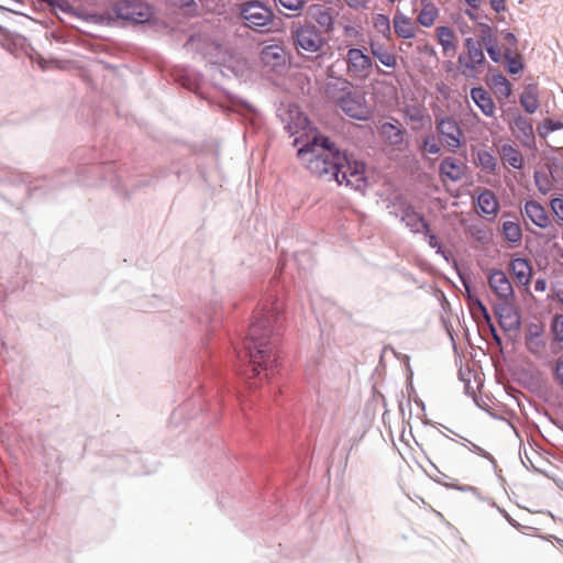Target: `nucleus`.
Returning <instances> with one entry per match:
<instances>
[{"label":"nucleus","instance_id":"obj_33","mask_svg":"<svg viewBox=\"0 0 563 563\" xmlns=\"http://www.w3.org/2000/svg\"><path fill=\"white\" fill-rule=\"evenodd\" d=\"M419 150L423 156L438 155L441 152V144L434 135H427L423 137Z\"/></svg>","mask_w":563,"mask_h":563},{"label":"nucleus","instance_id":"obj_45","mask_svg":"<svg viewBox=\"0 0 563 563\" xmlns=\"http://www.w3.org/2000/svg\"><path fill=\"white\" fill-rule=\"evenodd\" d=\"M504 38L508 43V47L517 49V38L511 32L504 33Z\"/></svg>","mask_w":563,"mask_h":563},{"label":"nucleus","instance_id":"obj_15","mask_svg":"<svg viewBox=\"0 0 563 563\" xmlns=\"http://www.w3.org/2000/svg\"><path fill=\"white\" fill-rule=\"evenodd\" d=\"M394 30L398 37L410 40L417 35V26L411 18L405 15L399 10L395 13L393 19Z\"/></svg>","mask_w":563,"mask_h":563},{"label":"nucleus","instance_id":"obj_52","mask_svg":"<svg viewBox=\"0 0 563 563\" xmlns=\"http://www.w3.org/2000/svg\"><path fill=\"white\" fill-rule=\"evenodd\" d=\"M476 305H477L478 309L484 313V316L486 318H488V313H487L486 307L481 301H477Z\"/></svg>","mask_w":563,"mask_h":563},{"label":"nucleus","instance_id":"obj_14","mask_svg":"<svg viewBox=\"0 0 563 563\" xmlns=\"http://www.w3.org/2000/svg\"><path fill=\"white\" fill-rule=\"evenodd\" d=\"M523 213L533 224L541 229L548 228L551 223L545 208L534 200L525 203Z\"/></svg>","mask_w":563,"mask_h":563},{"label":"nucleus","instance_id":"obj_39","mask_svg":"<svg viewBox=\"0 0 563 563\" xmlns=\"http://www.w3.org/2000/svg\"><path fill=\"white\" fill-rule=\"evenodd\" d=\"M563 129V123L561 121H554L552 119H545L542 123V126L539 128L540 134H548L550 132Z\"/></svg>","mask_w":563,"mask_h":563},{"label":"nucleus","instance_id":"obj_51","mask_svg":"<svg viewBox=\"0 0 563 563\" xmlns=\"http://www.w3.org/2000/svg\"><path fill=\"white\" fill-rule=\"evenodd\" d=\"M465 2L472 8V9H478L479 8V1L478 0H465Z\"/></svg>","mask_w":563,"mask_h":563},{"label":"nucleus","instance_id":"obj_36","mask_svg":"<svg viewBox=\"0 0 563 563\" xmlns=\"http://www.w3.org/2000/svg\"><path fill=\"white\" fill-rule=\"evenodd\" d=\"M373 25L384 36L388 37L390 35V20L386 14H375L373 16Z\"/></svg>","mask_w":563,"mask_h":563},{"label":"nucleus","instance_id":"obj_5","mask_svg":"<svg viewBox=\"0 0 563 563\" xmlns=\"http://www.w3.org/2000/svg\"><path fill=\"white\" fill-rule=\"evenodd\" d=\"M344 62L346 65V77L352 81L363 82L367 80L374 68L372 57L361 48H349Z\"/></svg>","mask_w":563,"mask_h":563},{"label":"nucleus","instance_id":"obj_2","mask_svg":"<svg viewBox=\"0 0 563 563\" xmlns=\"http://www.w3.org/2000/svg\"><path fill=\"white\" fill-rule=\"evenodd\" d=\"M341 152L323 135H314L303 147L298 150V157L305 167L318 177L332 180L338 177V159Z\"/></svg>","mask_w":563,"mask_h":563},{"label":"nucleus","instance_id":"obj_40","mask_svg":"<svg viewBox=\"0 0 563 563\" xmlns=\"http://www.w3.org/2000/svg\"><path fill=\"white\" fill-rule=\"evenodd\" d=\"M550 206L556 217L558 223L563 224V198H553Z\"/></svg>","mask_w":563,"mask_h":563},{"label":"nucleus","instance_id":"obj_24","mask_svg":"<svg viewBox=\"0 0 563 563\" xmlns=\"http://www.w3.org/2000/svg\"><path fill=\"white\" fill-rule=\"evenodd\" d=\"M489 87L499 99H507L510 97L512 89L509 80L501 74H495L488 80Z\"/></svg>","mask_w":563,"mask_h":563},{"label":"nucleus","instance_id":"obj_50","mask_svg":"<svg viewBox=\"0 0 563 563\" xmlns=\"http://www.w3.org/2000/svg\"><path fill=\"white\" fill-rule=\"evenodd\" d=\"M547 283L542 279H539L534 284V289L537 291H543L545 289Z\"/></svg>","mask_w":563,"mask_h":563},{"label":"nucleus","instance_id":"obj_38","mask_svg":"<svg viewBox=\"0 0 563 563\" xmlns=\"http://www.w3.org/2000/svg\"><path fill=\"white\" fill-rule=\"evenodd\" d=\"M553 340L563 343V314H558L553 318L551 324Z\"/></svg>","mask_w":563,"mask_h":563},{"label":"nucleus","instance_id":"obj_55","mask_svg":"<svg viewBox=\"0 0 563 563\" xmlns=\"http://www.w3.org/2000/svg\"><path fill=\"white\" fill-rule=\"evenodd\" d=\"M387 1H388L389 3H394V2H395V0H387Z\"/></svg>","mask_w":563,"mask_h":563},{"label":"nucleus","instance_id":"obj_19","mask_svg":"<svg viewBox=\"0 0 563 563\" xmlns=\"http://www.w3.org/2000/svg\"><path fill=\"white\" fill-rule=\"evenodd\" d=\"M435 35L439 44L443 48L445 56H453L456 52L457 38L452 29L448 26H438L435 29Z\"/></svg>","mask_w":563,"mask_h":563},{"label":"nucleus","instance_id":"obj_54","mask_svg":"<svg viewBox=\"0 0 563 563\" xmlns=\"http://www.w3.org/2000/svg\"><path fill=\"white\" fill-rule=\"evenodd\" d=\"M330 88H331V85L329 84V85H328V91H329V93H331Z\"/></svg>","mask_w":563,"mask_h":563},{"label":"nucleus","instance_id":"obj_26","mask_svg":"<svg viewBox=\"0 0 563 563\" xmlns=\"http://www.w3.org/2000/svg\"><path fill=\"white\" fill-rule=\"evenodd\" d=\"M520 103L528 113H534L539 108L538 87L528 85L520 96Z\"/></svg>","mask_w":563,"mask_h":563},{"label":"nucleus","instance_id":"obj_25","mask_svg":"<svg viewBox=\"0 0 563 563\" xmlns=\"http://www.w3.org/2000/svg\"><path fill=\"white\" fill-rule=\"evenodd\" d=\"M510 268L516 276L517 280L527 286L531 279L532 268L529 262L525 258H515L510 263Z\"/></svg>","mask_w":563,"mask_h":563},{"label":"nucleus","instance_id":"obj_31","mask_svg":"<svg viewBox=\"0 0 563 563\" xmlns=\"http://www.w3.org/2000/svg\"><path fill=\"white\" fill-rule=\"evenodd\" d=\"M406 117L409 119V121L416 123L413 129H422L426 125L431 124V118L426 111V109L422 108H411L408 109L406 112Z\"/></svg>","mask_w":563,"mask_h":563},{"label":"nucleus","instance_id":"obj_21","mask_svg":"<svg viewBox=\"0 0 563 563\" xmlns=\"http://www.w3.org/2000/svg\"><path fill=\"white\" fill-rule=\"evenodd\" d=\"M471 98L485 115L492 117L494 114L495 103H494L490 95L484 88H482V87L472 88L471 89Z\"/></svg>","mask_w":563,"mask_h":563},{"label":"nucleus","instance_id":"obj_22","mask_svg":"<svg viewBox=\"0 0 563 563\" xmlns=\"http://www.w3.org/2000/svg\"><path fill=\"white\" fill-rule=\"evenodd\" d=\"M499 155L504 165H508L516 169L523 167V156L521 152L511 144H504L499 148Z\"/></svg>","mask_w":563,"mask_h":563},{"label":"nucleus","instance_id":"obj_29","mask_svg":"<svg viewBox=\"0 0 563 563\" xmlns=\"http://www.w3.org/2000/svg\"><path fill=\"white\" fill-rule=\"evenodd\" d=\"M313 18L320 27L324 30V32L329 33L333 30V18L328 8L322 5H316L313 8Z\"/></svg>","mask_w":563,"mask_h":563},{"label":"nucleus","instance_id":"obj_17","mask_svg":"<svg viewBox=\"0 0 563 563\" xmlns=\"http://www.w3.org/2000/svg\"><path fill=\"white\" fill-rule=\"evenodd\" d=\"M512 134L525 145L533 141V128L529 119L518 115L510 124Z\"/></svg>","mask_w":563,"mask_h":563},{"label":"nucleus","instance_id":"obj_49","mask_svg":"<svg viewBox=\"0 0 563 563\" xmlns=\"http://www.w3.org/2000/svg\"><path fill=\"white\" fill-rule=\"evenodd\" d=\"M429 245L433 249L440 250V243L434 234H429Z\"/></svg>","mask_w":563,"mask_h":563},{"label":"nucleus","instance_id":"obj_16","mask_svg":"<svg viewBox=\"0 0 563 563\" xmlns=\"http://www.w3.org/2000/svg\"><path fill=\"white\" fill-rule=\"evenodd\" d=\"M466 166L461 161L453 157H445L440 164V175L452 181H457L465 175Z\"/></svg>","mask_w":563,"mask_h":563},{"label":"nucleus","instance_id":"obj_42","mask_svg":"<svg viewBox=\"0 0 563 563\" xmlns=\"http://www.w3.org/2000/svg\"><path fill=\"white\" fill-rule=\"evenodd\" d=\"M338 64H339L338 62L331 64L328 67V69H327V75H328L329 78H336L340 81L341 86H342L341 90L345 91L346 89L350 88L351 82L347 79H342V78L336 77L335 68H336Z\"/></svg>","mask_w":563,"mask_h":563},{"label":"nucleus","instance_id":"obj_6","mask_svg":"<svg viewBox=\"0 0 563 563\" xmlns=\"http://www.w3.org/2000/svg\"><path fill=\"white\" fill-rule=\"evenodd\" d=\"M338 159V177H332L339 185L345 184L354 189H362L365 185L364 164L351 161L345 153H341Z\"/></svg>","mask_w":563,"mask_h":563},{"label":"nucleus","instance_id":"obj_37","mask_svg":"<svg viewBox=\"0 0 563 563\" xmlns=\"http://www.w3.org/2000/svg\"><path fill=\"white\" fill-rule=\"evenodd\" d=\"M262 59L265 63L276 60V64H279L283 60L282 49L278 46H266L262 51Z\"/></svg>","mask_w":563,"mask_h":563},{"label":"nucleus","instance_id":"obj_11","mask_svg":"<svg viewBox=\"0 0 563 563\" xmlns=\"http://www.w3.org/2000/svg\"><path fill=\"white\" fill-rule=\"evenodd\" d=\"M488 284L493 292L505 303H509L514 299L512 285L503 271L492 272L488 276Z\"/></svg>","mask_w":563,"mask_h":563},{"label":"nucleus","instance_id":"obj_18","mask_svg":"<svg viewBox=\"0 0 563 563\" xmlns=\"http://www.w3.org/2000/svg\"><path fill=\"white\" fill-rule=\"evenodd\" d=\"M477 207L481 214L496 217L499 210V202L492 190L484 189L477 197Z\"/></svg>","mask_w":563,"mask_h":563},{"label":"nucleus","instance_id":"obj_23","mask_svg":"<svg viewBox=\"0 0 563 563\" xmlns=\"http://www.w3.org/2000/svg\"><path fill=\"white\" fill-rule=\"evenodd\" d=\"M490 32H492V27L489 25H487V24L482 25L483 36H482L481 43L483 44V48L484 47L486 48L490 59L496 63H499L501 60V58L504 57V53L498 47L496 41H494L492 38Z\"/></svg>","mask_w":563,"mask_h":563},{"label":"nucleus","instance_id":"obj_9","mask_svg":"<svg viewBox=\"0 0 563 563\" xmlns=\"http://www.w3.org/2000/svg\"><path fill=\"white\" fill-rule=\"evenodd\" d=\"M113 11L119 19L132 23H144L152 16L151 7L139 0H120L114 4Z\"/></svg>","mask_w":563,"mask_h":563},{"label":"nucleus","instance_id":"obj_27","mask_svg":"<svg viewBox=\"0 0 563 563\" xmlns=\"http://www.w3.org/2000/svg\"><path fill=\"white\" fill-rule=\"evenodd\" d=\"M372 55L386 67L395 68L397 66V56L387 51L383 45L369 44Z\"/></svg>","mask_w":563,"mask_h":563},{"label":"nucleus","instance_id":"obj_30","mask_svg":"<svg viewBox=\"0 0 563 563\" xmlns=\"http://www.w3.org/2000/svg\"><path fill=\"white\" fill-rule=\"evenodd\" d=\"M503 235L504 238L514 244H519L522 239V230L518 222L516 221H504L503 223Z\"/></svg>","mask_w":563,"mask_h":563},{"label":"nucleus","instance_id":"obj_35","mask_svg":"<svg viewBox=\"0 0 563 563\" xmlns=\"http://www.w3.org/2000/svg\"><path fill=\"white\" fill-rule=\"evenodd\" d=\"M309 125L308 118L300 112H296V120L287 124V130L291 135L306 131Z\"/></svg>","mask_w":563,"mask_h":563},{"label":"nucleus","instance_id":"obj_7","mask_svg":"<svg viewBox=\"0 0 563 563\" xmlns=\"http://www.w3.org/2000/svg\"><path fill=\"white\" fill-rule=\"evenodd\" d=\"M336 106L347 117L356 120H367L371 114V109L366 102L365 95L361 91L351 90L350 88L343 91L340 97H334Z\"/></svg>","mask_w":563,"mask_h":563},{"label":"nucleus","instance_id":"obj_44","mask_svg":"<svg viewBox=\"0 0 563 563\" xmlns=\"http://www.w3.org/2000/svg\"><path fill=\"white\" fill-rule=\"evenodd\" d=\"M554 377L563 386V358L556 362Z\"/></svg>","mask_w":563,"mask_h":563},{"label":"nucleus","instance_id":"obj_43","mask_svg":"<svg viewBox=\"0 0 563 563\" xmlns=\"http://www.w3.org/2000/svg\"><path fill=\"white\" fill-rule=\"evenodd\" d=\"M283 8L290 11H299L305 4V0H276Z\"/></svg>","mask_w":563,"mask_h":563},{"label":"nucleus","instance_id":"obj_8","mask_svg":"<svg viewBox=\"0 0 563 563\" xmlns=\"http://www.w3.org/2000/svg\"><path fill=\"white\" fill-rule=\"evenodd\" d=\"M240 14L244 25L250 29L265 27L274 18L273 11L256 0L243 3Z\"/></svg>","mask_w":563,"mask_h":563},{"label":"nucleus","instance_id":"obj_1","mask_svg":"<svg viewBox=\"0 0 563 563\" xmlns=\"http://www.w3.org/2000/svg\"><path fill=\"white\" fill-rule=\"evenodd\" d=\"M276 321L274 311L261 308L256 310L254 320L250 325L249 334L244 340V349L249 356L253 377L265 372L268 378L277 364V342L273 333V324Z\"/></svg>","mask_w":563,"mask_h":563},{"label":"nucleus","instance_id":"obj_13","mask_svg":"<svg viewBox=\"0 0 563 563\" xmlns=\"http://www.w3.org/2000/svg\"><path fill=\"white\" fill-rule=\"evenodd\" d=\"M526 346L528 351L536 356H543L547 351V342L543 338V328L538 324H532L528 334L526 335Z\"/></svg>","mask_w":563,"mask_h":563},{"label":"nucleus","instance_id":"obj_48","mask_svg":"<svg viewBox=\"0 0 563 563\" xmlns=\"http://www.w3.org/2000/svg\"><path fill=\"white\" fill-rule=\"evenodd\" d=\"M346 4L351 8L358 9L363 7L364 0H344Z\"/></svg>","mask_w":563,"mask_h":563},{"label":"nucleus","instance_id":"obj_3","mask_svg":"<svg viewBox=\"0 0 563 563\" xmlns=\"http://www.w3.org/2000/svg\"><path fill=\"white\" fill-rule=\"evenodd\" d=\"M290 37L296 52L300 55H319L328 44L321 31L311 22L292 24Z\"/></svg>","mask_w":563,"mask_h":563},{"label":"nucleus","instance_id":"obj_34","mask_svg":"<svg viewBox=\"0 0 563 563\" xmlns=\"http://www.w3.org/2000/svg\"><path fill=\"white\" fill-rule=\"evenodd\" d=\"M477 159H478L479 166L484 170H486V172H488L490 174H496L497 173L498 164H497L496 157L493 154H490L487 151H482V152L478 153Z\"/></svg>","mask_w":563,"mask_h":563},{"label":"nucleus","instance_id":"obj_12","mask_svg":"<svg viewBox=\"0 0 563 563\" xmlns=\"http://www.w3.org/2000/svg\"><path fill=\"white\" fill-rule=\"evenodd\" d=\"M379 135L384 143L396 150H401L405 140V129L399 123L384 122L378 128Z\"/></svg>","mask_w":563,"mask_h":563},{"label":"nucleus","instance_id":"obj_28","mask_svg":"<svg viewBox=\"0 0 563 563\" xmlns=\"http://www.w3.org/2000/svg\"><path fill=\"white\" fill-rule=\"evenodd\" d=\"M504 58L506 59V68L509 74L516 75L523 69L522 58L517 49L505 48Z\"/></svg>","mask_w":563,"mask_h":563},{"label":"nucleus","instance_id":"obj_41","mask_svg":"<svg viewBox=\"0 0 563 563\" xmlns=\"http://www.w3.org/2000/svg\"><path fill=\"white\" fill-rule=\"evenodd\" d=\"M492 9L497 13L498 21H505V18L501 15L507 11L506 0H488Z\"/></svg>","mask_w":563,"mask_h":563},{"label":"nucleus","instance_id":"obj_53","mask_svg":"<svg viewBox=\"0 0 563 563\" xmlns=\"http://www.w3.org/2000/svg\"><path fill=\"white\" fill-rule=\"evenodd\" d=\"M466 14L468 15V18L473 21H475L477 19V15H475L474 13L467 11Z\"/></svg>","mask_w":563,"mask_h":563},{"label":"nucleus","instance_id":"obj_32","mask_svg":"<svg viewBox=\"0 0 563 563\" xmlns=\"http://www.w3.org/2000/svg\"><path fill=\"white\" fill-rule=\"evenodd\" d=\"M404 220L406 221L407 225L410 227V229L413 232H426L429 234L430 229L429 224L424 221L423 217L420 214L413 212V211H407L405 213Z\"/></svg>","mask_w":563,"mask_h":563},{"label":"nucleus","instance_id":"obj_4","mask_svg":"<svg viewBox=\"0 0 563 563\" xmlns=\"http://www.w3.org/2000/svg\"><path fill=\"white\" fill-rule=\"evenodd\" d=\"M461 74L466 78H477L485 69L486 58L483 44L472 37L464 41V52L459 56Z\"/></svg>","mask_w":563,"mask_h":563},{"label":"nucleus","instance_id":"obj_20","mask_svg":"<svg viewBox=\"0 0 563 563\" xmlns=\"http://www.w3.org/2000/svg\"><path fill=\"white\" fill-rule=\"evenodd\" d=\"M421 9L417 22L423 27H431L439 18L440 11L431 0H420Z\"/></svg>","mask_w":563,"mask_h":563},{"label":"nucleus","instance_id":"obj_46","mask_svg":"<svg viewBox=\"0 0 563 563\" xmlns=\"http://www.w3.org/2000/svg\"><path fill=\"white\" fill-rule=\"evenodd\" d=\"M173 4L179 8H190L195 7V0H173Z\"/></svg>","mask_w":563,"mask_h":563},{"label":"nucleus","instance_id":"obj_47","mask_svg":"<svg viewBox=\"0 0 563 563\" xmlns=\"http://www.w3.org/2000/svg\"><path fill=\"white\" fill-rule=\"evenodd\" d=\"M452 444H454L453 439H451V438H443V439H442V442H441V443H439V445H438V448H437V449H438L439 451H440V450H445V449H448V448H449L450 445H452Z\"/></svg>","mask_w":563,"mask_h":563},{"label":"nucleus","instance_id":"obj_10","mask_svg":"<svg viewBox=\"0 0 563 563\" xmlns=\"http://www.w3.org/2000/svg\"><path fill=\"white\" fill-rule=\"evenodd\" d=\"M438 133L442 136L444 146L455 153L463 144L464 134L457 121L451 117H435Z\"/></svg>","mask_w":563,"mask_h":563}]
</instances>
